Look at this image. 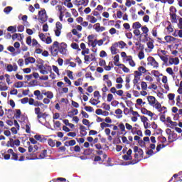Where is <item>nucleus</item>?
<instances>
[{"mask_svg": "<svg viewBox=\"0 0 182 182\" xmlns=\"http://www.w3.org/2000/svg\"><path fill=\"white\" fill-rule=\"evenodd\" d=\"M49 50L54 57L58 56L59 53L61 55H68V44L65 42L59 43L58 41H54Z\"/></svg>", "mask_w": 182, "mask_h": 182, "instance_id": "obj_1", "label": "nucleus"}, {"mask_svg": "<svg viewBox=\"0 0 182 182\" xmlns=\"http://www.w3.org/2000/svg\"><path fill=\"white\" fill-rule=\"evenodd\" d=\"M8 154H5V153L1 151V154L2 155V157H4V160H10L11 159V160H14V161H18V154L15 153L14 151V149H9L7 150Z\"/></svg>", "mask_w": 182, "mask_h": 182, "instance_id": "obj_2", "label": "nucleus"}, {"mask_svg": "<svg viewBox=\"0 0 182 182\" xmlns=\"http://www.w3.org/2000/svg\"><path fill=\"white\" fill-rule=\"evenodd\" d=\"M38 21L41 23H45L48 21V14H46V10L43 9L38 11Z\"/></svg>", "mask_w": 182, "mask_h": 182, "instance_id": "obj_3", "label": "nucleus"}, {"mask_svg": "<svg viewBox=\"0 0 182 182\" xmlns=\"http://www.w3.org/2000/svg\"><path fill=\"white\" fill-rule=\"evenodd\" d=\"M147 65L148 66H152L154 69H157L159 68V63L156 60V58H154L152 56H149L147 58Z\"/></svg>", "mask_w": 182, "mask_h": 182, "instance_id": "obj_4", "label": "nucleus"}, {"mask_svg": "<svg viewBox=\"0 0 182 182\" xmlns=\"http://www.w3.org/2000/svg\"><path fill=\"white\" fill-rule=\"evenodd\" d=\"M34 110H35V114L37 115V119L39 123H41V120H39V119H46V117L48 116V114H46V113H43L41 112L40 107H36L35 108Z\"/></svg>", "mask_w": 182, "mask_h": 182, "instance_id": "obj_5", "label": "nucleus"}, {"mask_svg": "<svg viewBox=\"0 0 182 182\" xmlns=\"http://www.w3.org/2000/svg\"><path fill=\"white\" fill-rule=\"evenodd\" d=\"M154 107L160 113H162V114H166L167 113V107L163 106L161 107V104L159 102V101H156V103L155 105H154Z\"/></svg>", "mask_w": 182, "mask_h": 182, "instance_id": "obj_6", "label": "nucleus"}, {"mask_svg": "<svg viewBox=\"0 0 182 182\" xmlns=\"http://www.w3.org/2000/svg\"><path fill=\"white\" fill-rule=\"evenodd\" d=\"M132 153H133V151L129 149L127 151V154L122 156V159L124 160H126L127 161L129 160H133V156H132Z\"/></svg>", "mask_w": 182, "mask_h": 182, "instance_id": "obj_7", "label": "nucleus"}, {"mask_svg": "<svg viewBox=\"0 0 182 182\" xmlns=\"http://www.w3.org/2000/svg\"><path fill=\"white\" fill-rule=\"evenodd\" d=\"M110 92L113 93V95H117V96H123V93H124L122 90H117L114 87L110 89Z\"/></svg>", "mask_w": 182, "mask_h": 182, "instance_id": "obj_8", "label": "nucleus"}, {"mask_svg": "<svg viewBox=\"0 0 182 182\" xmlns=\"http://www.w3.org/2000/svg\"><path fill=\"white\" fill-rule=\"evenodd\" d=\"M141 29L142 31L141 36H144L145 39L147 40V38H149V28L146 26H144L141 27Z\"/></svg>", "mask_w": 182, "mask_h": 182, "instance_id": "obj_9", "label": "nucleus"}, {"mask_svg": "<svg viewBox=\"0 0 182 182\" xmlns=\"http://www.w3.org/2000/svg\"><path fill=\"white\" fill-rule=\"evenodd\" d=\"M147 100L149 102V104L150 106H156V104L157 103V100H156V97L154 96H148Z\"/></svg>", "mask_w": 182, "mask_h": 182, "instance_id": "obj_10", "label": "nucleus"}, {"mask_svg": "<svg viewBox=\"0 0 182 182\" xmlns=\"http://www.w3.org/2000/svg\"><path fill=\"white\" fill-rule=\"evenodd\" d=\"M177 140V134L173 131L172 134H170L168 136V143H173Z\"/></svg>", "mask_w": 182, "mask_h": 182, "instance_id": "obj_11", "label": "nucleus"}, {"mask_svg": "<svg viewBox=\"0 0 182 182\" xmlns=\"http://www.w3.org/2000/svg\"><path fill=\"white\" fill-rule=\"evenodd\" d=\"M7 72H16L18 70V65L16 64H9L6 67Z\"/></svg>", "mask_w": 182, "mask_h": 182, "instance_id": "obj_12", "label": "nucleus"}, {"mask_svg": "<svg viewBox=\"0 0 182 182\" xmlns=\"http://www.w3.org/2000/svg\"><path fill=\"white\" fill-rule=\"evenodd\" d=\"M84 60L85 62H90L91 60V62H96V57L95 56V54L92 53L90 55H85V57H84Z\"/></svg>", "mask_w": 182, "mask_h": 182, "instance_id": "obj_13", "label": "nucleus"}, {"mask_svg": "<svg viewBox=\"0 0 182 182\" xmlns=\"http://www.w3.org/2000/svg\"><path fill=\"white\" fill-rule=\"evenodd\" d=\"M37 68L39 69L40 73H41V75H48V70H45V65H43V63H40L37 65Z\"/></svg>", "mask_w": 182, "mask_h": 182, "instance_id": "obj_14", "label": "nucleus"}, {"mask_svg": "<svg viewBox=\"0 0 182 182\" xmlns=\"http://www.w3.org/2000/svg\"><path fill=\"white\" fill-rule=\"evenodd\" d=\"M164 39L166 43H171V42H178V40L176 38H174L171 36H166L164 37Z\"/></svg>", "mask_w": 182, "mask_h": 182, "instance_id": "obj_15", "label": "nucleus"}, {"mask_svg": "<svg viewBox=\"0 0 182 182\" xmlns=\"http://www.w3.org/2000/svg\"><path fill=\"white\" fill-rule=\"evenodd\" d=\"M96 32H103L106 31V27L100 26V23H97L94 25Z\"/></svg>", "mask_w": 182, "mask_h": 182, "instance_id": "obj_16", "label": "nucleus"}, {"mask_svg": "<svg viewBox=\"0 0 182 182\" xmlns=\"http://www.w3.org/2000/svg\"><path fill=\"white\" fill-rule=\"evenodd\" d=\"M134 159L130 162V164H137V163H139V161H141L142 159V158H140V156L137 152L134 154Z\"/></svg>", "mask_w": 182, "mask_h": 182, "instance_id": "obj_17", "label": "nucleus"}, {"mask_svg": "<svg viewBox=\"0 0 182 182\" xmlns=\"http://www.w3.org/2000/svg\"><path fill=\"white\" fill-rule=\"evenodd\" d=\"M134 153H137L139 155L140 159H143V149H139V146H134Z\"/></svg>", "mask_w": 182, "mask_h": 182, "instance_id": "obj_18", "label": "nucleus"}, {"mask_svg": "<svg viewBox=\"0 0 182 182\" xmlns=\"http://www.w3.org/2000/svg\"><path fill=\"white\" fill-rule=\"evenodd\" d=\"M119 46V43H114L112 44V46L110 47V50L112 55H117V47Z\"/></svg>", "mask_w": 182, "mask_h": 182, "instance_id": "obj_19", "label": "nucleus"}, {"mask_svg": "<svg viewBox=\"0 0 182 182\" xmlns=\"http://www.w3.org/2000/svg\"><path fill=\"white\" fill-rule=\"evenodd\" d=\"M157 55L160 58L161 60H163L164 65L168 63V55H161L160 53H157Z\"/></svg>", "mask_w": 182, "mask_h": 182, "instance_id": "obj_20", "label": "nucleus"}, {"mask_svg": "<svg viewBox=\"0 0 182 182\" xmlns=\"http://www.w3.org/2000/svg\"><path fill=\"white\" fill-rule=\"evenodd\" d=\"M87 21H89L90 23H96L97 22L96 17L92 14L87 16Z\"/></svg>", "mask_w": 182, "mask_h": 182, "instance_id": "obj_21", "label": "nucleus"}, {"mask_svg": "<svg viewBox=\"0 0 182 182\" xmlns=\"http://www.w3.org/2000/svg\"><path fill=\"white\" fill-rule=\"evenodd\" d=\"M74 5L75 6H86L85 0H75Z\"/></svg>", "mask_w": 182, "mask_h": 182, "instance_id": "obj_22", "label": "nucleus"}, {"mask_svg": "<svg viewBox=\"0 0 182 182\" xmlns=\"http://www.w3.org/2000/svg\"><path fill=\"white\" fill-rule=\"evenodd\" d=\"M127 62H129V65H130L132 68H134V66H136V63L133 60V57H132V55L127 56Z\"/></svg>", "mask_w": 182, "mask_h": 182, "instance_id": "obj_23", "label": "nucleus"}, {"mask_svg": "<svg viewBox=\"0 0 182 182\" xmlns=\"http://www.w3.org/2000/svg\"><path fill=\"white\" fill-rule=\"evenodd\" d=\"M36 59L33 57H28L25 59V65H29V63H35Z\"/></svg>", "mask_w": 182, "mask_h": 182, "instance_id": "obj_24", "label": "nucleus"}, {"mask_svg": "<svg viewBox=\"0 0 182 182\" xmlns=\"http://www.w3.org/2000/svg\"><path fill=\"white\" fill-rule=\"evenodd\" d=\"M7 50H9V52H11V53H14V55H19V53H21V50L15 52V48L11 46L7 48Z\"/></svg>", "mask_w": 182, "mask_h": 182, "instance_id": "obj_25", "label": "nucleus"}, {"mask_svg": "<svg viewBox=\"0 0 182 182\" xmlns=\"http://www.w3.org/2000/svg\"><path fill=\"white\" fill-rule=\"evenodd\" d=\"M119 60H120V55H119V54H117L114 57V65L115 66H118L119 68H120V65H122V64H118L119 63Z\"/></svg>", "mask_w": 182, "mask_h": 182, "instance_id": "obj_26", "label": "nucleus"}, {"mask_svg": "<svg viewBox=\"0 0 182 182\" xmlns=\"http://www.w3.org/2000/svg\"><path fill=\"white\" fill-rule=\"evenodd\" d=\"M45 157H48V150L44 149L42 152L38 155L39 159H43Z\"/></svg>", "mask_w": 182, "mask_h": 182, "instance_id": "obj_27", "label": "nucleus"}, {"mask_svg": "<svg viewBox=\"0 0 182 182\" xmlns=\"http://www.w3.org/2000/svg\"><path fill=\"white\" fill-rule=\"evenodd\" d=\"M80 130L81 136H85L86 134H87V132H86V127L80 125Z\"/></svg>", "mask_w": 182, "mask_h": 182, "instance_id": "obj_28", "label": "nucleus"}, {"mask_svg": "<svg viewBox=\"0 0 182 182\" xmlns=\"http://www.w3.org/2000/svg\"><path fill=\"white\" fill-rule=\"evenodd\" d=\"M125 127L127 130H132V134H136V133H134V132H133V130H137V128H136V127L133 128V126L130 125V124H129V123L125 124Z\"/></svg>", "mask_w": 182, "mask_h": 182, "instance_id": "obj_29", "label": "nucleus"}, {"mask_svg": "<svg viewBox=\"0 0 182 182\" xmlns=\"http://www.w3.org/2000/svg\"><path fill=\"white\" fill-rule=\"evenodd\" d=\"M79 113L77 109H72L71 111L68 112V117H72L73 116H76Z\"/></svg>", "mask_w": 182, "mask_h": 182, "instance_id": "obj_30", "label": "nucleus"}, {"mask_svg": "<svg viewBox=\"0 0 182 182\" xmlns=\"http://www.w3.org/2000/svg\"><path fill=\"white\" fill-rule=\"evenodd\" d=\"M64 144L66 146V147H69V146H75L76 144V141L75 139L67 141Z\"/></svg>", "mask_w": 182, "mask_h": 182, "instance_id": "obj_31", "label": "nucleus"}, {"mask_svg": "<svg viewBox=\"0 0 182 182\" xmlns=\"http://www.w3.org/2000/svg\"><path fill=\"white\" fill-rule=\"evenodd\" d=\"M6 146V147H11L12 149H15V146H14V139L9 138V140L7 141Z\"/></svg>", "mask_w": 182, "mask_h": 182, "instance_id": "obj_32", "label": "nucleus"}, {"mask_svg": "<svg viewBox=\"0 0 182 182\" xmlns=\"http://www.w3.org/2000/svg\"><path fill=\"white\" fill-rule=\"evenodd\" d=\"M140 28H141V24L140 23V22L136 21L133 23L132 29H140Z\"/></svg>", "mask_w": 182, "mask_h": 182, "instance_id": "obj_33", "label": "nucleus"}, {"mask_svg": "<svg viewBox=\"0 0 182 182\" xmlns=\"http://www.w3.org/2000/svg\"><path fill=\"white\" fill-rule=\"evenodd\" d=\"M58 11L60 12V16H59V18H60V21L61 22L63 21V12L62 11V6H58Z\"/></svg>", "mask_w": 182, "mask_h": 182, "instance_id": "obj_34", "label": "nucleus"}, {"mask_svg": "<svg viewBox=\"0 0 182 182\" xmlns=\"http://www.w3.org/2000/svg\"><path fill=\"white\" fill-rule=\"evenodd\" d=\"M112 126H113V124H110L106 123V122H102L100 124V127L102 130H104L105 128H106V127H112Z\"/></svg>", "mask_w": 182, "mask_h": 182, "instance_id": "obj_35", "label": "nucleus"}, {"mask_svg": "<svg viewBox=\"0 0 182 182\" xmlns=\"http://www.w3.org/2000/svg\"><path fill=\"white\" fill-rule=\"evenodd\" d=\"M72 33L73 35H75V36H77L78 39H80V38H82V33H79L76 28H73L72 30Z\"/></svg>", "mask_w": 182, "mask_h": 182, "instance_id": "obj_36", "label": "nucleus"}, {"mask_svg": "<svg viewBox=\"0 0 182 182\" xmlns=\"http://www.w3.org/2000/svg\"><path fill=\"white\" fill-rule=\"evenodd\" d=\"M72 33L73 35H75V36H77L78 39H80V38H82V33H79L76 28H73L72 30Z\"/></svg>", "mask_w": 182, "mask_h": 182, "instance_id": "obj_37", "label": "nucleus"}, {"mask_svg": "<svg viewBox=\"0 0 182 182\" xmlns=\"http://www.w3.org/2000/svg\"><path fill=\"white\" fill-rule=\"evenodd\" d=\"M44 96H46L48 99H53V92L48 91L43 93Z\"/></svg>", "mask_w": 182, "mask_h": 182, "instance_id": "obj_38", "label": "nucleus"}, {"mask_svg": "<svg viewBox=\"0 0 182 182\" xmlns=\"http://www.w3.org/2000/svg\"><path fill=\"white\" fill-rule=\"evenodd\" d=\"M70 46L73 49H75V50H78L79 52H80V50H81V49L79 48L78 43H71Z\"/></svg>", "mask_w": 182, "mask_h": 182, "instance_id": "obj_39", "label": "nucleus"}, {"mask_svg": "<svg viewBox=\"0 0 182 182\" xmlns=\"http://www.w3.org/2000/svg\"><path fill=\"white\" fill-rule=\"evenodd\" d=\"M0 90L1 92H5L6 90H8V86H6V84L4 82H0Z\"/></svg>", "mask_w": 182, "mask_h": 182, "instance_id": "obj_40", "label": "nucleus"}, {"mask_svg": "<svg viewBox=\"0 0 182 182\" xmlns=\"http://www.w3.org/2000/svg\"><path fill=\"white\" fill-rule=\"evenodd\" d=\"M48 144L50 147H55L56 146V141H53L52 139H48Z\"/></svg>", "mask_w": 182, "mask_h": 182, "instance_id": "obj_41", "label": "nucleus"}, {"mask_svg": "<svg viewBox=\"0 0 182 182\" xmlns=\"http://www.w3.org/2000/svg\"><path fill=\"white\" fill-rule=\"evenodd\" d=\"M93 153V149H87L84 150L83 154L84 156H90Z\"/></svg>", "mask_w": 182, "mask_h": 182, "instance_id": "obj_42", "label": "nucleus"}, {"mask_svg": "<svg viewBox=\"0 0 182 182\" xmlns=\"http://www.w3.org/2000/svg\"><path fill=\"white\" fill-rule=\"evenodd\" d=\"M166 70L167 73H168V75H171V76H173V79L176 77V75H174V72H173V68H167Z\"/></svg>", "mask_w": 182, "mask_h": 182, "instance_id": "obj_43", "label": "nucleus"}, {"mask_svg": "<svg viewBox=\"0 0 182 182\" xmlns=\"http://www.w3.org/2000/svg\"><path fill=\"white\" fill-rule=\"evenodd\" d=\"M168 26L166 27V29L169 33L174 32V29L173 28V26H171V23L168 21Z\"/></svg>", "mask_w": 182, "mask_h": 182, "instance_id": "obj_44", "label": "nucleus"}, {"mask_svg": "<svg viewBox=\"0 0 182 182\" xmlns=\"http://www.w3.org/2000/svg\"><path fill=\"white\" fill-rule=\"evenodd\" d=\"M118 43V46H119V48H120L121 49H124V48L126 47L127 45V44H126V43H124V41H119V42H117V43Z\"/></svg>", "mask_w": 182, "mask_h": 182, "instance_id": "obj_45", "label": "nucleus"}, {"mask_svg": "<svg viewBox=\"0 0 182 182\" xmlns=\"http://www.w3.org/2000/svg\"><path fill=\"white\" fill-rule=\"evenodd\" d=\"M21 114H22L21 109H16V114H14V117H16V119H20Z\"/></svg>", "mask_w": 182, "mask_h": 182, "instance_id": "obj_46", "label": "nucleus"}, {"mask_svg": "<svg viewBox=\"0 0 182 182\" xmlns=\"http://www.w3.org/2000/svg\"><path fill=\"white\" fill-rule=\"evenodd\" d=\"M171 22H177V14H170Z\"/></svg>", "mask_w": 182, "mask_h": 182, "instance_id": "obj_47", "label": "nucleus"}, {"mask_svg": "<svg viewBox=\"0 0 182 182\" xmlns=\"http://www.w3.org/2000/svg\"><path fill=\"white\" fill-rule=\"evenodd\" d=\"M91 15H93V16H97L99 18V20H102V16H100V14L97 11H93L91 14Z\"/></svg>", "mask_w": 182, "mask_h": 182, "instance_id": "obj_48", "label": "nucleus"}, {"mask_svg": "<svg viewBox=\"0 0 182 182\" xmlns=\"http://www.w3.org/2000/svg\"><path fill=\"white\" fill-rule=\"evenodd\" d=\"M150 40H151V41L147 43V46H148L149 49H153L154 48V45L153 44L154 41L151 38H150Z\"/></svg>", "mask_w": 182, "mask_h": 182, "instance_id": "obj_49", "label": "nucleus"}, {"mask_svg": "<svg viewBox=\"0 0 182 182\" xmlns=\"http://www.w3.org/2000/svg\"><path fill=\"white\" fill-rule=\"evenodd\" d=\"M120 67L122 68V70H123V72H124V73H129V72H130V69H129L127 67H126V65H124V64H121Z\"/></svg>", "mask_w": 182, "mask_h": 182, "instance_id": "obj_50", "label": "nucleus"}, {"mask_svg": "<svg viewBox=\"0 0 182 182\" xmlns=\"http://www.w3.org/2000/svg\"><path fill=\"white\" fill-rule=\"evenodd\" d=\"M141 87L142 90H147V82L142 81L141 82Z\"/></svg>", "mask_w": 182, "mask_h": 182, "instance_id": "obj_51", "label": "nucleus"}, {"mask_svg": "<svg viewBox=\"0 0 182 182\" xmlns=\"http://www.w3.org/2000/svg\"><path fill=\"white\" fill-rule=\"evenodd\" d=\"M138 70L139 71V73H141V75H143V73H146L147 72V70L146 69V68H144L143 66L139 67Z\"/></svg>", "mask_w": 182, "mask_h": 182, "instance_id": "obj_52", "label": "nucleus"}, {"mask_svg": "<svg viewBox=\"0 0 182 182\" xmlns=\"http://www.w3.org/2000/svg\"><path fill=\"white\" fill-rule=\"evenodd\" d=\"M139 80H140V77L137 75H134V78L133 80L134 85L136 86V85L139 83Z\"/></svg>", "mask_w": 182, "mask_h": 182, "instance_id": "obj_53", "label": "nucleus"}, {"mask_svg": "<svg viewBox=\"0 0 182 182\" xmlns=\"http://www.w3.org/2000/svg\"><path fill=\"white\" fill-rule=\"evenodd\" d=\"M15 87L19 89L21 87H23V82L21 81H18L15 84Z\"/></svg>", "mask_w": 182, "mask_h": 182, "instance_id": "obj_54", "label": "nucleus"}, {"mask_svg": "<svg viewBox=\"0 0 182 182\" xmlns=\"http://www.w3.org/2000/svg\"><path fill=\"white\" fill-rule=\"evenodd\" d=\"M8 32H12L13 33L16 32V28L12 26H10L7 28Z\"/></svg>", "mask_w": 182, "mask_h": 182, "instance_id": "obj_55", "label": "nucleus"}, {"mask_svg": "<svg viewBox=\"0 0 182 182\" xmlns=\"http://www.w3.org/2000/svg\"><path fill=\"white\" fill-rule=\"evenodd\" d=\"M138 58L141 60L142 59H144V51L141 50L138 53Z\"/></svg>", "mask_w": 182, "mask_h": 182, "instance_id": "obj_56", "label": "nucleus"}, {"mask_svg": "<svg viewBox=\"0 0 182 182\" xmlns=\"http://www.w3.org/2000/svg\"><path fill=\"white\" fill-rule=\"evenodd\" d=\"M156 152H154V151H153V149H149L148 151H146V154H147V156H154V154H156Z\"/></svg>", "mask_w": 182, "mask_h": 182, "instance_id": "obj_57", "label": "nucleus"}, {"mask_svg": "<svg viewBox=\"0 0 182 182\" xmlns=\"http://www.w3.org/2000/svg\"><path fill=\"white\" fill-rule=\"evenodd\" d=\"M166 145L164 144H158L156 146V153H159V151H160V150H161V149H164V147H166Z\"/></svg>", "mask_w": 182, "mask_h": 182, "instance_id": "obj_58", "label": "nucleus"}, {"mask_svg": "<svg viewBox=\"0 0 182 182\" xmlns=\"http://www.w3.org/2000/svg\"><path fill=\"white\" fill-rule=\"evenodd\" d=\"M133 33L135 35V36H141L140 30H139V28L134 29Z\"/></svg>", "mask_w": 182, "mask_h": 182, "instance_id": "obj_59", "label": "nucleus"}, {"mask_svg": "<svg viewBox=\"0 0 182 182\" xmlns=\"http://www.w3.org/2000/svg\"><path fill=\"white\" fill-rule=\"evenodd\" d=\"M119 127L122 133L123 132H126V127L124 126V124L120 123L119 124Z\"/></svg>", "mask_w": 182, "mask_h": 182, "instance_id": "obj_60", "label": "nucleus"}, {"mask_svg": "<svg viewBox=\"0 0 182 182\" xmlns=\"http://www.w3.org/2000/svg\"><path fill=\"white\" fill-rule=\"evenodd\" d=\"M85 110H86V112H89L90 113H92V112H93V107H92L91 106H85Z\"/></svg>", "mask_w": 182, "mask_h": 182, "instance_id": "obj_61", "label": "nucleus"}, {"mask_svg": "<svg viewBox=\"0 0 182 182\" xmlns=\"http://www.w3.org/2000/svg\"><path fill=\"white\" fill-rule=\"evenodd\" d=\"M11 11H12L11 6H7L4 9V12H5V14H9V12H11Z\"/></svg>", "mask_w": 182, "mask_h": 182, "instance_id": "obj_62", "label": "nucleus"}, {"mask_svg": "<svg viewBox=\"0 0 182 182\" xmlns=\"http://www.w3.org/2000/svg\"><path fill=\"white\" fill-rule=\"evenodd\" d=\"M74 60H75V62H77V65H78L79 66H80V65L82 64V60L80 59V58H79V56H77V57L74 59Z\"/></svg>", "mask_w": 182, "mask_h": 182, "instance_id": "obj_63", "label": "nucleus"}, {"mask_svg": "<svg viewBox=\"0 0 182 182\" xmlns=\"http://www.w3.org/2000/svg\"><path fill=\"white\" fill-rule=\"evenodd\" d=\"M177 12V9H176L173 6L170 7V14H176Z\"/></svg>", "mask_w": 182, "mask_h": 182, "instance_id": "obj_64", "label": "nucleus"}]
</instances>
